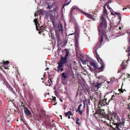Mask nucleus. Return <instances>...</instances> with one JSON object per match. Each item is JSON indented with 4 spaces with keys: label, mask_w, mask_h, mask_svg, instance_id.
Here are the masks:
<instances>
[{
    "label": "nucleus",
    "mask_w": 130,
    "mask_h": 130,
    "mask_svg": "<svg viewBox=\"0 0 130 130\" xmlns=\"http://www.w3.org/2000/svg\"><path fill=\"white\" fill-rule=\"evenodd\" d=\"M56 38L57 39V41L58 43L60 41V39L59 38V36L58 35H56Z\"/></svg>",
    "instance_id": "nucleus-25"
},
{
    "label": "nucleus",
    "mask_w": 130,
    "mask_h": 130,
    "mask_svg": "<svg viewBox=\"0 0 130 130\" xmlns=\"http://www.w3.org/2000/svg\"><path fill=\"white\" fill-rule=\"evenodd\" d=\"M83 63L84 64L85 63V61H83Z\"/></svg>",
    "instance_id": "nucleus-50"
},
{
    "label": "nucleus",
    "mask_w": 130,
    "mask_h": 130,
    "mask_svg": "<svg viewBox=\"0 0 130 130\" xmlns=\"http://www.w3.org/2000/svg\"><path fill=\"white\" fill-rule=\"evenodd\" d=\"M111 0H109L108 2L109 3H111Z\"/></svg>",
    "instance_id": "nucleus-43"
},
{
    "label": "nucleus",
    "mask_w": 130,
    "mask_h": 130,
    "mask_svg": "<svg viewBox=\"0 0 130 130\" xmlns=\"http://www.w3.org/2000/svg\"><path fill=\"white\" fill-rule=\"evenodd\" d=\"M109 82H108V84H109Z\"/></svg>",
    "instance_id": "nucleus-54"
},
{
    "label": "nucleus",
    "mask_w": 130,
    "mask_h": 130,
    "mask_svg": "<svg viewBox=\"0 0 130 130\" xmlns=\"http://www.w3.org/2000/svg\"><path fill=\"white\" fill-rule=\"evenodd\" d=\"M126 63V61H123V62L121 64V67L123 69H124L125 68L126 64L125 63Z\"/></svg>",
    "instance_id": "nucleus-12"
},
{
    "label": "nucleus",
    "mask_w": 130,
    "mask_h": 130,
    "mask_svg": "<svg viewBox=\"0 0 130 130\" xmlns=\"http://www.w3.org/2000/svg\"><path fill=\"white\" fill-rule=\"evenodd\" d=\"M37 14L36 13H35V14H34V15L35 16H36V15Z\"/></svg>",
    "instance_id": "nucleus-49"
},
{
    "label": "nucleus",
    "mask_w": 130,
    "mask_h": 130,
    "mask_svg": "<svg viewBox=\"0 0 130 130\" xmlns=\"http://www.w3.org/2000/svg\"><path fill=\"white\" fill-rule=\"evenodd\" d=\"M100 112H98V111H97V110H96V112L95 113V114H100Z\"/></svg>",
    "instance_id": "nucleus-36"
},
{
    "label": "nucleus",
    "mask_w": 130,
    "mask_h": 130,
    "mask_svg": "<svg viewBox=\"0 0 130 130\" xmlns=\"http://www.w3.org/2000/svg\"><path fill=\"white\" fill-rule=\"evenodd\" d=\"M111 13L112 15H115V13H114L113 12H111Z\"/></svg>",
    "instance_id": "nucleus-41"
},
{
    "label": "nucleus",
    "mask_w": 130,
    "mask_h": 130,
    "mask_svg": "<svg viewBox=\"0 0 130 130\" xmlns=\"http://www.w3.org/2000/svg\"><path fill=\"white\" fill-rule=\"evenodd\" d=\"M34 22L35 23V24L36 25V27L37 30L38 29H37V24L38 23V22L37 21V19H35Z\"/></svg>",
    "instance_id": "nucleus-20"
},
{
    "label": "nucleus",
    "mask_w": 130,
    "mask_h": 130,
    "mask_svg": "<svg viewBox=\"0 0 130 130\" xmlns=\"http://www.w3.org/2000/svg\"><path fill=\"white\" fill-rule=\"evenodd\" d=\"M84 106H85V102H84Z\"/></svg>",
    "instance_id": "nucleus-48"
},
{
    "label": "nucleus",
    "mask_w": 130,
    "mask_h": 130,
    "mask_svg": "<svg viewBox=\"0 0 130 130\" xmlns=\"http://www.w3.org/2000/svg\"><path fill=\"white\" fill-rule=\"evenodd\" d=\"M86 112L87 115L88 114H89V110L88 109H87L86 111Z\"/></svg>",
    "instance_id": "nucleus-38"
},
{
    "label": "nucleus",
    "mask_w": 130,
    "mask_h": 130,
    "mask_svg": "<svg viewBox=\"0 0 130 130\" xmlns=\"http://www.w3.org/2000/svg\"><path fill=\"white\" fill-rule=\"evenodd\" d=\"M109 3L108 2H107L105 4L104 6V7H105V6H106L108 8H109V7L110 8V7H109Z\"/></svg>",
    "instance_id": "nucleus-24"
},
{
    "label": "nucleus",
    "mask_w": 130,
    "mask_h": 130,
    "mask_svg": "<svg viewBox=\"0 0 130 130\" xmlns=\"http://www.w3.org/2000/svg\"><path fill=\"white\" fill-rule=\"evenodd\" d=\"M77 9V6H73L71 9L70 11V13H72L75 10Z\"/></svg>",
    "instance_id": "nucleus-14"
},
{
    "label": "nucleus",
    "mask_w": 130,
    "mask_h": 130,
    "mask_svg": "<svg viewBox=\"0 0 130 130\" xmlns=\"http://www.w3.org/2000/svg\"><path fill=\"white\" fill-rule=\"evenodd\" d=\"M72 114V112L71 111H69L68 112L65 113V115L66 116H70Z\"/></svg>",
    "instance_id": "nucleus-17"
},
{
    "label": "nucleus",
    "mask_w": 130,
    "mask_h": 130,
    "mask_svg": "<svg viewBox=\"0 0 130 130\" xmlns=\"http://www.w3.org/2000/svg\"><path fill=\"white\" fill-rule=\"evenodd\" d=\"M115 14L119 15L120 14V13H117L116 12H115Z\"/></svg>",
    "instance_id": "nucleus-39"
},
{
    "label": "nucleus",
    "mask_w": 130,
    "mask_h": 130,
    "mask_svg": "<svg viewBox=\"0 0 130 130\" xmlns=\"http://www.w3.org/2000/svg\"><path fill=\"white\" fill-rule=\"evenodd\" d=\"M58 10V8H56L55 9H54V10L56 11L57 10Z\"/></svg>",
    "instance_id": "nucleus-40"
},
{
    "label": "nucleus",
    "mask_w": 130,
    "mask_h": 130,
    "mask_svg": "<svg viewBox=\"0 0 130 130\" xmlns=\"http://www.w3.org/2000/svg\"><path fill=\"white\" fill-rule=\"evenodd\" d=\"M78 83L80 84H82V81H81V80H79V79H78Z\"/></svg>",
    "instance_id": "nucleus-33"
},
{
    "label": "nucleus",
    "mask_w": 130,
    "mask_h": 130,
    "mask_svg": "<svg viewBox=\"0 0 130 130\" xmlns=\"http://www.w3.org/2000/svg\"><path fill=\"white\" fill-rule=\"evenodd\" d=\"M111 81H113V82H115V79L113 78H111Z\"/></svg>",
    "instance_id": "nucleus-34"
},
{
    "label": "nucleus",
    "mask_w": 130,
    "mask_h": 130,
    "mask_svg": "<svg viewBox=\"0 0 130 130\" xmlns=\"http://www.w3.org/2000/svg\"><path fill=\"white\" fill-rule=\"evenodd\" d=\"M67 1H66V2ZM70 3L68 2V3H65V4L64 5L63 7V8H64V6H67Z\"/></svg>",
    "instance_id": "nucleus-31"
},
{
    "label": "nucleus",
    "mask_w": 130,
    "mask_h": 130,
    "mask_svg": "<svg viewBox=\"0 0 130 130\" xmlns=\"http://www.w3.org/2000/svg\"><path fill=\"white\" fill-rule=\"evenodd\" d=\"M82 13L84 14L85 15H86V16L88 17V18L91 19H93V16H92L91 14L88 13H87L83 11H82Z\"/></svg>",
    "instance_id": "nucleus-9"
},
{
    "label": "nucleus",
    "mask_w": 130,
    "mask_h": 130,
    "mask_svg": "<svg viewBox=\"0 0 130 130\" xmlns=\"http://www.w3.org/2000/svg\"><path fill=\"white\" fill-rule=\"evenodd\" d=\"M79 119L78 118H76V124H77L78 125H81V123L80 122H79Z\"/></svg>",
    "instance_id": "nucleus-19"
},
{
    "label": "nucleus",
    "mask_w": 130,
    "mask_h": 130,
    "mask_svg": "<svg viewBox=\"0 0 130 130\" xmlns=\"http://www.w3.org/2000/svg\"><path fill=\"white\" fill-rule=\"evenodd\" d=\"M52 6L51 5H48V7H47V8L49 9H51L52 7Z\"/></svg>",
    "instance_id": "nucleus-30"
},
{
    "label": "nucleus",
    "mask_w": 130,
    "mask_h": 130,
    "mask_svg": "<svg viewBox=\"0 0 130 130\" xmlns=\"http://www.w3.org/2000/svg\"><path fill=\"white\" fill-rule=\"evenodd\" d=\"M100 23V25L99 27V34H100L101 36L100 41V46H101L102 44V42H103L104 37L106 40H108L107 35L105 34L106 31V28L107 27L106 21L104 19V16L103 15L101 17Z\"/></svg>",
    "instance_id": "nucleus-1"
},
{
    "label": "nucleus",
    "mask_w": 130,
    "mask_h": 130,
    "mask_svg": "<svg viewBox=\"0 0 130 130\" xmlns=\"http://www.w3.org/2000/svg\"><path fill=\"white\" fill-rule=\"evenodd\" d=\"M126 9V8H123V10H124V9Z\"/></svg>",
    "instance_id": "nucleus-46"
},
{
    "label": "nucleus",
    "mask_w": 130,
    "mask_h": 130,
    "mask_svg": "<svg viewBox=\"0 0 130 130\" xmlns=\"http://www.w3.org/2000/svg\"><path fill=\"white\" fill-rule=\"evenodd\" d=\"M81 80H82V81L83 80V78H81Z\"/></svg>",
    "instance_id": "nucleus-52"
},
{
    "label": "nucleus",
    "mask_w": 130,
    "mask_h": 130,
    "mask_svg": "<svg viewBox=\"0 0 130 130\" xmlns=\"http://www.w3.org/2000/svg\"><path fill=\"white\" fill-rule=\"evenodd\" d=\"M70 116H69V117H68V118H69L70 119Z\"/></svg>",
    "instance_id": "nucleus-57"
},
{
    "label": "nucleus",
    "mask_w": 130,
    "mask_h": 130,
    "mask_svg": "<svg viewBox=\"0 0 130 130\" xmlns=\"http://www.w3.org/2000/svg\"><path fill=\"white\" fill-rule=\"evenodd\" d=\"M67 59L68 58L65 57H61L60 60L58 63V66L57 67L58 72L59 71L60 68L63 67L65 64L67 63Z\"/></svg>",
    "instance_id": "nucleus-4"
},
{
    "label": "nucleus",
    "mask_w": 130,
    "mask_h": 130,
    "mask_svg": "<svg viewBox=\"0 0 130 130\" xmlns=\"http://www.w3.org/2000/svg\"><path fill=\"white\" fill-rule=\"evenodd\" d=\"M69 73L68 71H65L62 73L61 75L62 77V78L64 80L68 78Z\"/></svg>",
    "instance_id": "nucleus-5"
},
{
    "label": "nucleus",
    "mask_w": 130,
    "mask_h": 130,
    "mask_svg": "<svg viewBox=\"0 0 130 130\" xmlns=\"http://www.w3.org/2000/svg\"><path fill=\"white\" fill-rule=\"evenodd\" d=\"M128 52H129L130 51V48L129 47H128Z\"/></svg>",
    "instance_id": "nucleus-42"
},
{
    "label": "nucleus",
    "mask_w": 130,
    "mask_h": 130,
    "mask_svg": "<svg viewBox=\"0 0 130 130\" xmlns=\"http://www.w3.org/2000/svg\"><path fill=\"white\" fill-rule=\"evenodd\" d=\"M75 46L76 48L75 50L76 51L78 50V42L77 41H75Z\"/></svg>",
    "instance_id": "nucleus-18"
},
{
    "label": "nucleus",
    "mask_w": 130,
    "mask_h": 130,
    "mask_svg": "<svg viewBox=\"0 0 130 130\" xmlns=\"http://www.w3.org/2000/svg\"><path fill=\"white\" fill-rule=\"evenodd\" d=\"M103 15L104 16H105L106 17H107V12L106 8L104 7Z\"/></svg>",
    "instance_id": "nucleus-15"
},
{
    "label": "nucleus",
    "mask_w": 130,
    "mask_h": 130,
    "mask_svg": "<svg viewBox=\"0 0 130 130\" xmlns=\"http://www.w3.org/2000/svg\"><path fill=\"white\" fill-rule=\"evenodd\" d=\"M97 78L100 81V82L102 83H104L105 81V80L103 76H100L98 77H97Z\"/></svg>",
    "instance_id": "nucleus-10"
},
{
    "label": "nucleus",
    "mask_w": 130,
    "mask_h": 130,
    "mask_svg": "<svg viewBox=\"0 0 130 130\" xmlns=\"http://www.w3.org/2000/svg\"><path fill=\"white\" fill-rule=\"evenodd\" d=\"M82 104H80L79 106H78V109L77 110H76V111H79V110H81V107L82 106Z\"/></svg>",
    "instance_id": "nucleus-23"
},
{
    "label": "nucleus",
    "mask_w": 130,
    "mask_h": 130,
    "mask_svg": "<svg viewBox=\"0 0 130 130\" xmlns=\"http://www.w3.org/2000/svg\"><path fill=\"white\" fill-rule=\"evenodd\" d=\"M55 69V70H56V71H58V69Z\"/></svg>",
    "instance_id": "nucleus-51"
},
{
    "label": "nucleus",
    "mask_w": 130,
    "mask_h": 130,
    "mask_svg": "<svg viewBox=\"0 0 130 130\" xmlns=\"http://www.w3.org/2000/svg\"><path fill=\"white\" fill-rule=\"evenodd\" d=\"M24 113L26 116H29L31 114L30 112L27 108H24Z\"/></svg>",
    "instance_id": "nucleus-7"
},
{
    "label": "nucleus",
    "mask_w": 130,
    "mask_h": 130,
    "mask_svg": "<svg viewBox=\"0 0 130 130\" xmlns=\"http://www.w3.org/2000/svg\"><path fill=\"white\" fill-rule=\"evenodd\" d=\"M104 122H106V121H104Z\"/></svg>",
    "instance_id": "nucleus-58"
},
{
    "label": "nucleus",
    "mask_w": 130,
    "mask_h": 130,
    "mask_svg": "<svg viewBox=\"0 0 130 130\" xmlns=\"http://www.w3.org/2000/svg\"><path fill=\"white\" fill-rule=\"evenodd\" d=\"M99 104H101V106H104L105 105V104L104 103H103V102H100Z\"/></svg>",
    "instance_id": "nucleus-29"
},
{
    "label": "nucleus",
    "mask_w": 130,
    "mask_h": 130,
    "mask_svg": "<svg viewBox=\"0 0 130 130\" xmlns=\"http://www.w3.org/2000/svg\"><path fill=\"white\" fill-rule=\"evenodd\" d=\"M115 97V96L114 95H112V97H111V99H112V100H113V99Z\"/></svg>",
    "instance_id": "nucleus-37"
},
{
    "label": "nucleus",
    "mask_w": 130,
    "mask_h": 130,
    "mask_svg": "<svg viewBox=\"0 0 130 130\" xmlns=\"http://www.w3.org/2000/svg\"><path fill=\"white\" fill-rule=\"evenodd\" d=\"M109 123H108V124H107V125H108V126H109Z\"/></svg>",
    "instance_id": "nucleus-55"
},
{
    "label": "nucleus",
    "mask_w": 130,
    "mask_h": 130,
    "mask_svg": "<svg viewBox=\"0 0 130 130\" xmlns=\"http://www.w3.org/2000/svg\"><path fill=\"white\" fill-rule=\"evenodd\" d=\"M119 91L120 92H121L122 93H123V91L122 90V89H119Z\"/></svg>",
    "instance_id": "nucleus-32"
},
{
    "label": "nucleus",
    "mask_w": 130,
    "mask_h": 130,
    "mask_svg": "<svg viewBox=\"0 0 130 130\" xmlns=\"http://www.w3.org/2000/svg\"><path fill=\"white\" fill-rule=\"evenodd\" d=\"M78 31H79V30H78V28H77L76 27L75 28V30L73 34H69V35H71L74 34H75L76 35H78Z\"/></svg>",
    "instance_id": "nucleus-13"
},
{
    "label": "nucleus",
    "mask_w": 130,
    "mask_h": 130,
    "mask_svg": "<svg viewBox=\"0 0 130 130\" xmlns=\"http://www.w3.org/2000/svg\"><path fill=\"white\" fill-rule=\"evenodd\" d=\"M119 29L120 30H121V27H119Z\"/></svg>",
    "instance_id": "nucleus-47"
},
{
    "label": "nucleus",
    "mask_w": 130,
    "mask_h": 130,
    "mask_svg": "<svg viewBox=\"0 0 130 130\" xmlns=\"http://www.w3.org/2000/svg\"><path fill=\"white\" fill-rule=\"evenodd\" d=\"M58 30L59 31H61L62 34H63V29L62 27V25L61 24H60L58 26Z\"/></svg>",
    "instance_id": "nucleus-11"
},
{
    "label": "nucleus",
    "mask_w": 130,
    "mask_h": 130,
    "mask_svg": "<svg viewBox=\"0 0 130 130\" xmlns=\"http://www.w3.org/2000/svg\"><path fill=\"white\" fill-rule=\"evenodd\" d=\"M102 83L100 82H96L94 84V86L96 87L97 89H99L102 86Z\"/></svg>",
    "instance_id": "nucleus-8"
},
{
    "label": "nucleus",
    "mask_w": 130,
    "mask_h": 130,
    "mask_svg": "<svg viewBox=\"0 0 130 130\" xmlns=\"http://www.w3.org/2000/svg\"><path fill=\"white\" fill-rule=\"evenodd\" d=\"M10 117V116L9 115H8L6 118V120L5 121L6 122V121L7 120V122L8 123L9 122L10 120H8Z\"/></svg>",
    "instance_id": "nucleus-27"
},
{
    "label": "nucleus",
    "mask_w": 130,
    "mask_h": 130,
    "mask_svg": "<svg viewBox=\"0 0 130 130\" xmlns=\"http://www.w3.org/2000/svg\"><path fill=\"white\" fill-rule=\"evenodd\" d=\"M111 119H113V123L115 125H116L118 129H119L120 126L123 127L124 126L125 124H127L126 123V122L127 121H126L125 122V124L124 121L123 120H122V121H120L118 116L117 115L114 116L113 117H112Z\"/></svg>",
    "instance_id": "nucleus-2"
},
{
    "label": "nucleus",
    "mask_w": 130,
    "mask_h": 130,
    "mask_svg": "<svg viewBox=\"0 0 130 130\" xmlns=\"http://www.w3.org/2000/svg\"><path fill=\"white\" fill-rule=\"evenodd\" d=\"M127 74L128 75V76H130V75H129V74Z\"/></svg>",
    "instance_id": "nucleus-53"
},
{
    "label": "nucleus",
    "mask_w": 130,
    "mask_h": 130,
    "mask_svg": "<svg viewBox=\"0 0 130 130\" xmlns=\"http://www.w3.org/2000/svg\"><path fill=\"white\" fill-rule=\"evenodd\" d=\"M65 51H66V54L65 57L68 58L69 54V52L67 49H65Z\"/></svg>",
    "instance_id": "nucleus-16"
},
{
    "label": "nucleus",
    "mask_w": 130,
    "mask_h": 130,
    "mask_svg": "<svg viewBox=\"0 0 130 130\" xmlns=\"http://www.w3.org/2000/svg\"><path fill=\"white\" fill-rule=\"evenodd\" d=\"M126 123L127 124H125L124 126L123 127L122 126H120L119 129L117 128V127L116 125V127H115V130H122L123 129V128H126L127 127V126H128L129 125V123L128 121H127Z\"/></svg>",
    "instance_id": "nucleus-6"
},
{
    "label": "nucleus",
    "mask_w": 130,
    "mask_h": 130,
    "mask_svg": "<svg viewBox=\"0 0 130 130\" xmlns=\"http://www.w3.org/2000/svg\"><path fill=\"white\" fill-rule=\"evenodd\" d=\"M108 8L109 9V10H110V11H111V10H112L111 8L110 7V8L109 7V8Z\"/></svg>",
    "instance_id": "nucleus-45"
},
{
    "label": "nucleus",
    "mask_w": 130,
    "mask_h": 130,
    "mask_svg": "<svg viewBox=\"0 0 130 130\" xmlns=\"http://www.w3.org/2000/svg\"><path fill=\"white\" fill-rule=\"evenodd\" d=\"M9 62L8 61H6V62L4 61L3 62V63L5 65H7L9 63Z\"/></svg>",
    "instance_id": "nucleus-21"
},
{
    "label": "nucleus",
    "mask_w": 130,
    "mask_h": 130,
    "mask_svg": "<svg viewBox=\"0 0 130 130\" xmlns=\"http://www.w3.org/2000/svg\"><path fill=\"white\" fill-rule=\"evenodd\" d=\"M88 66L89 67V68L90 70L92 71V72H93L94 71H95L94 70V69L92 68H91L90 66Z\"/></svg>",
    "instance_id": "nucleus-28"
},
{
    "label": "nucleus",
    "mask_w": 130,
    "mask_h": 130,
    "mask_svg": "<svg viewBox=\"0 0 130 130\" xmlns=\"http://www.w3.org/2000/svg\"><path fill=\"white\" fill-rule=\"evenodd\" d=\"M57 103H55L54 104H53V105H57Z\"/></svg>",
    "instance_id": "nucleus-44"
},
{
    "label": "nucleus",
    "mask_w": 130,
    "mask_h": 130,
    "mask_svg": "<svg viewBox=\"0 0 130 130\" xmlns=\"http://www.w3.org/2000/svg\"><path fill=\"white\" fill-rule=\"evenodd\" d=\"M64 70V68L62 67L60 68V70L61 71H63Z\"/></svg>",
    "instance_id": "nucleus-35"
},
{
    "label": "nucleus",
    "mask_w": 130,
    "mask_h": 130,
    "mask_svg": "<svg viewBox=\"0 0 130 130\" xmlns=\"http://www.w3.org/2000/svg\"><path fill=\"white\" fill-rule=\"evenodd\" d=\"M104 17H105L107 18H108V17H105V16H104Z\"/></svg>",
    "instance_id": "nucleus-56"
},
{
    "label": "nucleus",
    "mask_w": 130,
    "mask_h": 130,
    "mask_svg": "<svg viewBox=\"0 0 130 130\" xmlns=\"http://www.w3.org/2000/svg\"><path fill=\"white\" fill-rule=\"evenodd\" d=\"M97 58L99 63L101 64V66L100 67H98L97 66L96 63L94 62H90V64L91 65L93 66L94 68V70L96 71H97L98 69L101 70L104 67V65L101 59L100 58L99 55H97Z\"/></svg>",
    "instance_id": "nucleus-3"
},
{
    "label": "nucleus",
    "mask_w": 130,
    "mask_h": 130,
    "mask_svg": "<svg viewBox=\"0 0 130 130\" xmlns=\"http://www.w3.org/2000/svg\"><path fill=\"white\" fill-rule=\"evenodd\" d=\"M104 118L106 119L107 120H109V117L108 115H106L104 116Z\"/></svg>",
    "instance_id": "nucleus-26"
},
{
    "label": "nucleus",
    "mask_w": 130,
    "mask_h": 130,
    "mask_svg": "<svg viewBox=\"0 0 130 130\" xmlns=\"http://www.w3.org/2000/svg\"><path fill=\"white\" fill-rule=\"evenodd\" d=\"M83 111V110L82 109L79 110V111H76V112H78L80 115H82Z\"/></svg>",
    "instance_id": "nucleus-22"
}]
</instances>
